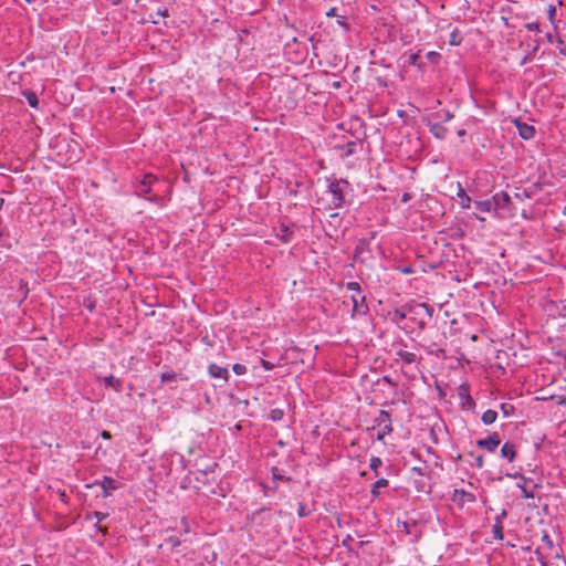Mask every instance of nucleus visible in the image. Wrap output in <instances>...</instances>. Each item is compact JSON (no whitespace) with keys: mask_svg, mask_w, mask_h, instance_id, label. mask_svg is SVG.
Returning a JSON list of instances; mask_svg holds the SVG:
<instances>
[{"mask_svg":"<svg viewBox=\"0 0 566 566\" xmlns=\"http://www.w3.org/2000/svg\"><path fill=\"white\" fill-rule=\"evenodd\" d=\"M165 544L168 545L171 551H174L176 547H178L181 544V541L179 537L171 535L165 539Z\"/></svg>","mask_w":566,"mask_h":566,"instance_id":"obj_32","label":"nucleus"},{"mask_svg":"<svg viewBox=\"0 0 566 566\" xmlns=\"http://www.w3.org/2000/svg\"><path fill=\"white\" fill-rule=\"evenodd\" d=\"M475 208L481 212H491L494 210L492 199L475 201Z\"/></svg>","mask_w":566,"mask_h":566,"instance_id":"obj_24","label":"nucleus"},{"mask_svg":"<svg viewBox=\"0 0 566 566\" xmlns=\"http://www.w3.org/2000/svg\"><path fill=\"white\" fill-rule=\"evenodd\" d=\"M542 541L545 542L547 544V546L552 547L553 546V541L551 539L549 535L545 534L543 537H542Z\"/></svg>","mask_w":566,"mask_h":566,"instance_id":"obj_51","label":"nucleus"},{"mask_svg":"<svg viewBox=\"0 0 566 566\" xmlns=\"http://www.w3.org/2000/svg\"><path fill=\"white\" fill-rule=\"evenodd\" d=\"M457 196L460 198V200H461L460 203L463 209L470 208L471 198L467 195L465 190L461 187L460 184H459V189H458Z\"/></svg>","mask_w":566,"mask_h":566,"instance_id":"obj_23","label":"nucleus"},{"mask_svg":"<svg viewBox=\"0 0 566 566\" xmlns=\"http://www.w3.org/2000/svg\"><path fill=\"white\" fill-rule=\"evenodd\" d=\"M408 63L410 65L417 66L419 70H422L423 63L420 62L419 53H411L408 57Z\"/></svg>","mask_w":566,"mask_h":566,"instance_id":"obj_30","label":"nucleus"},{"mask_svg":"<svg viewBox=\"0 0 566 566\" xmlns=\"http://www.w3.org/2000/svg\"><path fill=\"white\" fill-rule=\"evenodd\" d=\"M402 527H403V531H405L407 534L410 532V531H409V525H408V523H407V522H405V523L402 524Z\"/></svg>","mask_w":566,"mask_h":566,"instance_id":"obj_58","label":"nucleus"},{"mask_svg":"<svg viewBox=\"0 0 566 566\" xmlns=\"http://www.w3.org/2000/svg\"><path fill=\"white\" fill-rule=\"evenodd\" d=\"M101 436L104 439H111L112 438L111 432H108L106 430L102 431Z\"/></svg>","mask_w":566,"mask_h":566,"instance_id":"obj_55","label":"nucleus"},{"mask_svg":"<svg viewBox=\"0 0 566 566\" xmlns=\"http://www.w3.org/2000/svg\"><path fill=\"white\" fill-rule=\"evenodd\" d=\"M496 418H497V412L495 410L488 409L486 411H484L482 413L481 420L485 426H490L495 422Z\"/></svg>","mask_w":566,"mask_h":566,"instance_id":"obj_21","label":"nucleus"},{"mask_svg":"<svg viewBox=\"0 0 566 566\" xmlns=\"http://www.w3.org/2000/svg\"><path fill=\"white\" fill-rule=\"evenodd\" d=\"M500 409H501V411H502L504 417H510L515 411V407L513 405H511V403H507V402L501 403Z\"/></svg>","mask_w":566,"mask_h":566,"instance_id":"obj_31","label":"nucleus"},{"mask_svg":"<svg viewBox=\"0 0 566 566\" xmlns=\"http://www.w3.org/2000/svg\"><path fill=\"white\" fill-rule=\"evenodd\" d=\"M272 478L275 481H289L290 480V478L284 476L283 474L277 473L276 469H273Z\"/></svg>","mask_w":566,"mask_h":566,"instance_id":"obj_41","label":"nucleus"},{"mask_svg":"<svg viewBox=\"0 0 566 566\" xmlns=\"http://www.w3.org/2000/svg\"><path fill=\"white\" fill-rule=\"evenodd\" d=\"M555 559L556 560L553 563V565H555V566H566V562L560 557V555L558 553H556Z\"/></svg>","mask_w":566,"mask_h":566,"instance_id":"obj_44","label":"nucleus"},{"mask_svg":"<svg viewBox=\"0 0 566 566\" xmlns=\"http://www.w3.org/2000/svg\"><path fill=\"white\" fill-rule=\"evenodd\" d=\"M396 355L405 364H413V363H417L420 359V357H418L415 353H410V352H407L405 349L397 350Z\"/></svg>","mask_w":566,"mask_h":566,"instance_id":"obj_17","label":"nucleus"},{"mask_svg":"<svg viewBox=\"0 0 566 566\" xmlns=\"http://www.w3.org/2000/svg\"><path fill=\"white\" fill-rule=\"evenodd\" d=\"M492 534H493V538L494 539L502 541L503 537H504L503 524H495L494 523L492 525Z\"/></svg>","mask_w":566,"mask_h":566,"instance_id":"obj_27","label":"nucleus"},{"mask_svg":"<svg viewBox=\"0 0 566 566\" xmlns=\"http://www.w3.org/2000/svg\"><path fill=\"white\" fill-rule=\"evenodd\" d=\"M375 423L380 428L377 433L378 441H384L385 437L390 434L394 430L391 416L386 410L379 411V415L375 418Z\"/></svg>","mask_w":566,"mask_h":566,"instance_id":"obj_4","label":"nucleus"},{"mask_svg":"<svg viewBox=\"0 0 566 566\" xmlns=\"http://www.w3.org/2000/svg\"><path fill=\"white\" fill-rule=\"evenodd\" d=\"M399 271L402 273V274H412L415 273V270L412 266L410 265H407V266H403V268H399Z\"/></svg>","mask_w":566,"mask_h":566,"instance_id":"obj_45","label":"nucleus"},{"mask_svg":"<svg viewBox=\"0 0 566 566\" xmlns=\"http://www.w3.org/2000/svg\"><path fill=\"white\" fill-rule=\"evenodd\" d=\"M432 308L424 303L408 306L409 318L417 324L420 329H424L432 317Z\"/></svg>","mask_w":566,"mask_h":566,"instance_id":"obj_3","label":"nucleus"},{"mask_svg":"<svg viewBox=\"0 0 566 566\" xmlns=\"http://www.w3.org/2000/svg\"><path fill=\"white\" fill-rule=\"evenodd\" d=\"M353 302V316L354 315H366L368 313V305L366 304V296L360 294H354L350 296Z\"/></svg>","mask_w":566,"mask_h":566,"instance_id":"obj_9","label":"nucleus"},{"mask_svg":"<svg viewBox=\"0 0 566 566\" xmlns=\"http://www.w3.org/2000/svg\"><path fill=\"white\" fill-rule=\"evenodd\" d=\"M452 118H453V114L452 113H450L449 111L444 112L443 117H442L443 122H448V120H450Z\"/></svg>","mask_w":566,"mask_h":566,"instance_id":"obj_52","label":"nucleus"},{"mask_svg":"<svg viewBox=\"0 0 566 566\" xmlns=\"http://www.w3.org/2000/svg\"><path fill=\"white\" fill-rule=\"evenodd\" d=\"M381 464H382V461H381V459H380L379 457H375V455H373V457L370 458V461H369V468H370V470H373V471H374L375 476H378V475H379V471H378V469H379V467H380Z\"/></svg>","mask_w":566,"mask_h":566,"instance_id":"obj_26","label":"nucleus"},{"mask_svg":"<svg viewBox=\"0 0 566 566\" xmlns=\"http://www.w3.org/2000/svg\"><path fill=\"white\" fill-rule=\"evenodd\" d=\"M492 201L494 210L504 209L511 202V198L505 191H501L492 197Z\"/></svg>","mask_w":566,"mask_h":566,"instance_id":"obj_11","label":"nucleus"},{"mask_svg":"<svg viewBox=\"0 0 566 566\" xmlns=\"http://www.w3.org/2000/svg\"><path fill=\"white\" fill-rule=\"evenodd\" d=\"M530 60H531V59H530V56H528V55H525V56L522 59V61H521V65L526 64Z\"/></svg>","mask_w":566,"mask_h":566,"instance_id":"obj_57","label":"nucleus"},{"mask_svg":"<svg viewBox=\"0 0 566 566\" xmlns=\"http://www.w3.org/2000/svg\"><path fill=\"white\" fill-rule=\"evenodd\" d=\"M292 234H293L292 229L289 226L282 223L280 227V233L277 234V238L283 243H289L291 241Z\"/></svg>","mask_w":566,"mask_h":566,"instance_id":"obj_19","label":"nucleus"},{"mask_svg":"<svg viewBox=\"0 0 566 566\" xmlns=\"http://www.w3.org/2000/svg\"><path fill=\"white\" fill-rule=\"evenodd\" d=\"M429 130L438 139H444L448 134V129L441 123L430 124Z\"/></svg>","mask_w":566,"mask_h":566,"instance_id":"obj_15","label":"nucleus"},{"mask_svg":"<svg viewBox=\"0 0 566 566\" xmlns=\"http://www.w3.org/2000/svg\"><path fill=\"white\" fill-rule=\"evenodd\" d=\"M327 192L332 196L331 207L334 209L342 208L345 203V190L350 187L346 179L326 178Z\"/></svg>","mask_w":566,"mask_h":566,"instance_id":"obj_1","label":"nucleus"},{"mask_svg":"<svg viewBox=\"0 0 566 566\" xmlns=\"http://www.w3.org/2000/svg\"><path fill=\"white\" fill-rule=\"evenodd\" d=\"M158 182V178L151 174H145L142 179L137 180L135 184V195L142 198L147 199L150 202L160 205L161 197L158 195H154L151 197H146L153 191V187Z\"/></svg>","mask_w":566,"mask_h":566,"instance_id":"obj_2","label":"nucleus"},{"mask_svg":"<svg viewBox=\"0 0 566 566\" xmlns=\"http://www.w3.org/2000/svg\"><path fill=\"white\" fill-rule=\"evenodd\" d=\"M370 241L366 238L359 239L355 247V259L359 260L360 262H365L366 255L370 256Z\"/></svg>","mask_w":566,"mask_h":566,"instance_id":"obj_8","label":"nucleus"},{"mask_svg":"<svg viewBox=\"0 0 566 566\" xmlns=\"http://www.w3.org/2000/svg\"><path fill=\"white\" fill-rule=\"evenodd\" d=\"M336 11H337V9H336V8H331V9L327 11L326 15H327V17H329V18H331V17H337L338 14L336 13Z\"/></svg>","mask_w":566,"mask_h":566,"instance_id":"obj_54","label":"nucleus"},{"mask_svg":"<svg viewBox=\"0 0 566 566\" xmlns=\"http://www.w3.org/2000/svg\"><path fill=\"white\" fill-rule=\"evenodd\" d=\"M534 554L536 555L537 560L541 563L546 562L544 555L542 554L539 548H536Z\"/></svg>","mask_w":566,"mask_h":566,"instance_id":"obj_48","label":"nucleus"},{"mask_svg":"<svg viewBox=\"0 0 566 566\" xmlns=\"http://www.w3.org/2000/svg\"><path fill=\"white\" fill-rule=\"evenodd\" d=\"M284 417V411L280 408H274L269 413V419L272 421H280Z\"/></svg>","mask_w":566,"mask_h":566,"instance_id":"obj_29","label":"nucleus"},{"mask_svg":"<svg viewBox=\"0 0 566 566\" xmlns=\"http://www.w3.org/2000/svg\"><path fill=\"white\" fill-rule=\"evenodd\" d=\"M389 481L385 478L378 479L370 489V495L373 499H378L380 496V489L387 488Z\"/></svg>","mask_w":566,"mask_h":566,"instance_id":"obj_16","label":"nucleus"},{"mask_svg":"<svg viewBox=\"0 0 566 566\" xmlns=\"http://www.w3.org/2000/svg\"><path fill=\"white\" fill-rule=\"evenodd\" d=\"M450 43L452 45H459L461 43V38L459 35V32L453 31L450 36Z\"/></svg>","mask_w":566,"mask_h":566,"instance_id":"obj_39","label":"nucleus"},{"mask_svg":"<svg viewBox=\"0 0 566 566\" xmlns=\"http://www.w3.org/2000/svg\"><path fill=\"white\" fill-rule=\"evenodd\" d=\"M178 377H180V375L176 374L175 371H168V373H163L161 374L160 380L164 384V382H168L170 380H175Z\"/></svg>","mask_w":566,"mask_h":566,"instance_id":"obj_34","label":"nucleus"},{"mask_svg":"<svg viewBox=\"0 0 566 566\" xmlns=\"http://www.w3.org/2000/svg\"><path fill=\"white\" fill-rule=\"evenodd\" d=\"M541 566H555V565H553V564H552V565H548V563H547V562H543V563H541Z\"/></svg>","mask_w":566,"mask_h":566,"instance_id":"obj_60","label":"nucleus"},{"mask_svg":"<svg viewBox=\"0 0 566 566\" xmlns=\"http://www.w3.org/2000/svg\"><path fill=\"white\" fill-rule=\"evenodd\" d=\"M337 24L340 25V27H344L346 29H348V25L346 23V18L344 15H337Z\"/></svg>","mask_w":566,"mask_h":566,"instance_id":"obj_47","label":"nucleus"},{"mask_svg":"<svg viewBox=\"0 0 566 566\" xmlns=\"http://www.w3.org/2000/svg\"><path fill=\"white\" fill-rule=\"evenodd\" d=\"M181 524L185 525L184 533H189L190 528H189V525H188V522H187L186 517L181 518Z\"/></svg>","mask_w":566,"mask_h":566,"instance_id":"obj_53","label":"nucleus"},{"mask_svg":"<svg viewBox=\"0 0 566 566\" xmlns=\"http://www.w3.org/2000/svg\"><path fill=\"white\" fill-rule=\"evenodd\" d=\"M501 455L510 462H513L517 455L515 444L506 441L501 448Z\"/></svg>","mask_w":566,"mask_h":566,"instance_id":"obj_14","label":"nucleus"},{"mask_svg":"<svg viewBox=\"0 0 566 566\" xmlns=\"http://www.w3.org/2000/svg\"><path fill=\"white\" fill-rule=\"evenodd\" d=\"M501 443V438L497 432H492L486 438L479 439L476 446L488 452H494Z\"/></svg>","mask_w":566,"mask_h":566,"instance_id":"obj_7","label":"nucleus"},{"mask_svg":"<svg viewBox=\"0 0 566 566\" xmlns=\"http://www.w3.org/2000/svg\"><path fill=\"white\" fill-rule=\"evenodd\" d=\"M346 289L348 291L355 292V294H360L361 293V287H360V284L358 282H348L346 284Z\"/></svg>","mask_w":566,"mask_h":566,"instance_id":"obj_36","label":"nucleus"},{"mask_svg":"<svg viewBox=\"0 0 566 566\" xmlns=\"http://www.w3.org/2000/svg\"><path fill=\"white\" fill-rule=\"evenodd\" d=\"M516 127L518 135L525 140L532 139L535 136V127L527 123L516 122Z\"/></svg>","mask_w":566,"mask_h":566,"instance_id":"obj_13","label":"nucleus"},{"mask_svg":"<svg viewBox=\"0 0 566 566\" xmlns=\"http://www.w3.org/2000/svg\"><path fill=\"white\" fill-rule=\"evenodd\" d=\"M563 214L566 216V206L563 208Z\"/></svg>","mask_w":566,"mask_h":566,"instance_id":"obj_64","label":"nucleus"},{"mask_svg":"<svg viewBox=\"0 0 566 566\" xmlns=\"http://www.w3.org/2000/svg\"><path fill=\"white\" fill-rule=\"evenodd\" d=\"M437 53L436 52H429L428 56L433 57Z\"/></svg>","mask_w":566,"mask_h":566,"instance_id":"obj_62","label":"nucleus"},{"mask_svg":"<svg viewBox=\"0 0 566 566\" xmlns=\"http://www.w3.org/2000/svg\"><path fill=\"white\" fill-rule=\"evenodd\" d=\"M104 385L106 387L113 388L116 392H120L123 390V382L120 379L109 375L104 378Z\"/></svg>","mask_w":566,"mask_h":566,"instance_id":"obj_18","label":"nucleus"},{"mask_svg":"<svg viewBox=\"0 0 566 566\" xmlns=\"http://www.w3.org/2000/svg\"><path fill=\"white\" fill-rule=\"evenodd\" d=\"M358 144L357 140H349L345 144L336 145L335 149L342 151V157H349L357 153Z\"/></svg>","mask_w":566,"mask_h":566,"instance_id":"obj_12","label":"nucleus"},{"mask_svg":"<svg viewBox=\"0 0 566 566\" xmlns=\"http://www.w3.org/2000/svg\"><path fill=\"white\" fill-rule=\"evenodd\" d=\"M547 39L549 42H553V35L551 33L547 34Z\"/></svg>","mask_w":566,"mask_h":566,"instance_id":"obj_61","label":"nucleus"},{"mask_svg":"<svg viewBox=\"0 0 566 566\" xmlns=\"http://www.w3.org/2000/svg\"><path fill=\"white\" fill-rule=\"evenodd\" d=\"M311 514V510H308L307 505L305 503H298L297 507V515L298 517H306Z\"/></svg>","mask_w":566,"mask_h":566,"instance_id":"obj_35","label":"nucleus"},{"mask_svg":"<svg viewBox=\"0 0 566 566\" xmlns=\"http://www.w3.org/2000/svg\"><path fill=\"white\" fill-rule=\"evenodd\" d=\"M475 465H476L479 469L483 468V465H484V459H483V457H482V455H478V457L475 458Z\"/></svg>","mask_w":566,"mask_h":566,"instance_id":"obj_50","label":"nucleus"},{"mask_svg":"<svg viewBox=\"0 0 566 566\" xmlns=\"http://www.w3.org/2000/svg\"><path fill=\"white\" fill-rule=\"evenodd\" d=\"M99 486L102 489V496L108 497L113 491L120 488V484L112 476L104 475L101 481H95L92 484H87L86 488Z\"/></svg>","mask_w":566,"mask_h":566,"instance_id":"obj_5","label":"nucleus"},{"mask_svg":"<svg viewBox=\"0 0 566 566\" xmlns=\"http://www.w3.org/2000/svg\"><path fill=\"white\" fill-rule=\"evenodd\" d=\"M558 50L562 55H566V43L560 38L557 41Z\"/></svg>","mask_w":566,"mask_h":566,"instance_id":"obj_43","label":"nucleus"},{"mask_svg":"<svg viewBox=\"0 0 566 566\" xmlns=\"http://www.w3.org/2000/svg\"><path fill=\"white\" fill-rule=\"evenodd\" d=\"M232 370L237 374V375H244L247 373V367L242 364H234L233 367H232Z\"/></svg>","mask_w":566,"mask_h":566,"instance_id":"obj_38","label":"nucleus"},{"mask_svg":"<svg viewBox=\"0 0 566 566\" xmlns=\"http://www.w3.org/2000/svg\"><path fill=\"white\" fill-rule=\"evenodd\" d=\"M106 517H107L106 513H103L99 511H94V512L88 513L85 516V520L91 521V520L95 518L97 521V523H99V522L104 521Z\"/></svg>","mask_w":566,"mask_h":566,"instance_id":"obj_28","label":"nucleus"},{"mask_svg":"<svg viewBox=\"0 0 566 566\" xmlns=\"http://www.w3.org/2000/svg\"><path fill=\"white\" fill-rule=\"evenodd\" d=\"M555 13V8H551L549 14L553 15Z\"/></svg>","mask_w":566,"mask_h":566,"instance_id":"obj_63","label":"nucleus"},{"mask_svg":"<svg viewBox=\"0 0 566 566\" xmlns=\"http://www.w3.org/2000/svg\"><path fill=\"white\" fill-rule=\"evenodd\" d=\"M543 188V182L541 181H536V182H533L531 184L527 189H528V195H531L532 197L535 196L539 190H542Z\"/></svg>","mask_w":566,"mask_h":566,"instance_id":"obj_33","label":"nucleus"},{"mask_svg":"<svg viewBox=\"0 0 566 566\" xmlns=\"http://www.w3.org/2000/svg\"><path fill=\"white\" fill-rule=\"evenodd\" d=\"M506 516H507V511L503 509V510H502V511H501V512L495 516V518H494V523H495V524H502V521H503L504 518H506Z\"/></svg>","mask_w":566,"mask_h":566,"instance_id":"obj_40","label":"nucleus"},{"mask_svg":"<svg viewBox=\"0 0 566 566\" xmlns=\"http://www.w3.org/2000/svg\"><path fill=\"white\" fill-rule=\"evenodd\" d=\"M462 496H463L468 502H474V501H475V496H474V494H472V493H469V492L462 491Z\"/></svg>","mask_w":566,"mask_h":566,"instance_id":"obj_46","label":"nucleus"},{"mask_svg":"<svg viewBox=\"0 0 566 566\" xmlns=\"http://www.w3.org/2000/svg\"><path fill=\"white\" fill-rule=\"evenodd\" d=\"M458 396L460 397V407L462 410H473L475 408V401L470 395V385L463 382L458 387Z\"/></svg>","mask_w":566,"mask_h":566,"instance_id":"obj_6","label":"nucleus"},{"mask_svg":"<svg viewBox=\"0 0 566 566\" xmlns=\"http://www.w3.org/2000/svg\"><path fill=\"white\" fill-rule=\"evenodd\" d=\"M209 376L212 378L222 379L224 382L228 381L229 371L228 368L221 367L217 364H210L208 367Z\"/></svg>","mask_w":566,"mask_h":566,"instance_id":"obj_10","label":"nucleus"},{"mask_svg":"<svg viewBox=\"0 0 566 566\" xmlns=\"http://www.w3.org/2000/svg\"><path fill=\"white\" fill-rule=\"evenodd\" d=\"M515 197L518 198L520 200H524V199H530L532 198L531 195H528V189L527 187H524V188H520L518 191L515 193Z\"/></svg>","mask_w":566,"mask_h":566,"instance_id":"obj_37","label":"nucleus"},{"mask_svg":"<svg viewBox=\"0 0 566 566\" xmlns=\"http://www.w3.org/2000/svg\"><path fill=\"white\" fill-rule=\"evenodd\" d=\"M518 476L523 480V484H517V486L521 489L522 491V495L524 499H533L534 497V493L533 491L528 488V483H531L532 481L531 480H527L525 479L523 475L518 474Z\"/></svg>","mask_w":566,"mask_h":566,"instance_id":"obj_20","label":"nucleus"},{"mask_svg":"<svg viewBox=\"0 0 566 566\" xmlns=\"http://www.w3.org/2000/svg\"><path fill=\"white\" fill-rule=\"evenodd\" d=\"M22 95L25 97V99L28 101V104L32 108H38V106H39V98H38V95L35 94V92L28 90V91H23Z\"/></svg>","mask_w":566,"mask_h":566,"instance_id":"obj_22","label":"nucleus"},{"mask_svg":"<svg viewBox=\"0 0 566 566\" xmlns=\"http://www.w3.org/2000/svg\"><path fill=\"white\" fill-rule=\"evenodd\" d=\"M262 364V367L265 369V370H271L273 369L274 365L265 359H262L261 361Z\"/></svg>","mask_w":566,"mask_h":566,"instance_id":"obj_49","label":"nucleus"},{"mask_svg":"<svg viewBox=\"0 0 566 566\" xmlns=\"http://www.w3.org/2000/svg\"><path fill=\"white\" fill-rule=\"evenodd\" d=\"M525 28L531 32H539V24L537 22H530L525 25Z\"/></svg>","mask_w":566,"mask_h":566,"instance_id":"obj_42","label":"nucleus"},{"mask_svg":"<svg viewBox=\"0 0 566 566\" xmlns=\"http://www.w3.org/2000/svg\"><path fill=\"white\" fill-rule=\"evenodd\" d=\"M464 134H465V130H464V129H460V130L458 132V135H459V136H463Z\"/></svg>","mask_w":566,"mask_h":566,"instance_id":"obj_59","label":"nucleus"},{"mask_svg":"<svg viewBox=\"0 0 566 566\" xmlns=\"http://www.w3.org/2000/svg\"><path fill=\"white\" fill-rule=\"evenodd\" d=\"M407 317H409L408 306H405V307L395 310L392 321L396 323H399V322L406 319Z\"/></svg>","mask_w":566,"mask_h":566,"instance_id":"obj_25","label":"nucleus"},{"mask_svg":"<svg viewBox=\"0 0 566 566\" xmlns=\"http://www.w3.org/2000/svg\"><path fill=\"white\" fill-rule=\"evenodd\" d=\"M157 14L161 15V17H167L168 15V11L167 10H158L157 11Z\"/></svg>","mask_w":566,"mask_h":566,"instance_id":"obj_56","label":"nucleus"}]
</instances>
